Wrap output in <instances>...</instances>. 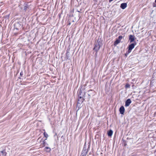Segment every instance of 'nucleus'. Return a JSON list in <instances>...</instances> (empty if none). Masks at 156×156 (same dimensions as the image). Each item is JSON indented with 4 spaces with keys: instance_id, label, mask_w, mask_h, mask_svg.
I'll list each match as a JSON object with an SVG mask.
<instances>
[{
    "instance_id": "f257e3e1",
    "label": "nucleus",
    "mask_w": 156,
    "mask_h": 156,
    "mask_svg": "<svg viewBox=\"0 0 156 156\" xmlns=\"http://www.w3.org/2000/svg\"><path fill=\"white\" fill-rule=\"evenodd\" d=\"M84 90L85 89L83 88L81 86L78 90L77 95H80L85 97L86 92L84 91Z\"/></svg>"
},
{
    "instance_id": "f03ea898",
    "label": "nucleus",
    "mask_w": 156,
    "mask_h": 156,
    "mask_svg": "<svg viewBox=\"0 0 156 156\" xmlns=\"http://www.w3.org/2000/svg\"><path fill=\"white\" fill-rule=\"evenodd\" d=\"M22 27V23L21 22H17L14 24V30H18Z\"/></svg>"
},
{
    "instance_id": "7ed1b4c3",
    "label": "nucleus",
    "mask_w": 156,
    "mask_h": 156,
    "mask_svg": "<svg viewBox=\"0 0 156 156\" xmlns=\"http://www.w3.org/2000/svg\"><path fill=\"white\" fill-rule=\"evenodd\" d=\"M123 37L122 36V35L119 36L118 38L116 39L115 41H114V45L115 46H116L119 43L121 40L122 39Z\"/></svg>"
},
{
    "instance_id": "20e7f679",
    "label": "nucleus",
    "mask_w": 156,
    "mask_h": 156,
    "mask_svg": "<svg viewBox=\"0 0 156 156\" xmlns=\"http://www.w3.org/2000/svg\"><path fill=\"white\" fill-rule=\"evenodd\" d=\"M100 36H99L98 39L97 41V42L96 43L98 45H99L100 47H101L103 45L102 41L101 40V38H99Z\"/></svg>"
},
{
    "instance_id": "39448f33",
    "label": "nucleus",
    "mask_w": 156,
    "mask_h": 156,
    "mask_svg": "<svg viewBox=\"0 0 156 156\" xmlns=\"http://www.w3.org/2000/svg\"><path fill=\"white\" fill-rule=\"evenodd\" d=\"M101 48L98 45L95 43L94 44V47L93 48V50H94L95 52H98Z\"/></svg>"
},
{
    "instance_id": "423d86ee",
    "label": "nucleus",
    "mask_w": 156,
    "mask_h": 156,
    "mask_svg": "<svg viewBox=\"0 0 156 156\" xmlns=\"http://www.w3.org/2000/svg\"><path fill=\"white\" fill-rule=\"evenodd\" d=\"M125 136H126V135H124L123 136V137H122V140H121V141L122 142V145H123V146H124L123 148H124V147H126V145H127L126 141V140H125V138L126 137Z\"/></svg>"
},
{
    "instance_id": "0eeeda50",
    "label": "nucleus",
    "mask_w": 156,
    "mask_h": 156,
    "mask_svg": "<svg viewBox=\"0 0 156 156\" xmlns=\"http://www.w3.org/2000/svg\"><path fill=\"white\" fill-rule=\"evenodd\" d=\"M135 45V44H132L129 46L128 50V52L129 53H130L131 51V50L134 48Z\"/></svg>"
},
{
    "instance_id": "6e6552de",
    "label": "nucleus",
    "mask_w": 156,
    "mask_h": 156,
    "mask_svg": "<svg viewBox=\"0 0 156 156\" xmlns=\"http://www.w3.org/2000/svg\"><path fill=\"white\" fill-rule=\"evenodd\" d=\"M120 113L121 115H123L125 112V108L123 106L120 107L119 109Z\"/></svg>"
},
{
    "instance_id": "1a4fd4ad",
    "label": "nucleus",
    "mask_w": 156,
    "mask_h": 156,
    "mask_svg": "<svg viewBox=\"0 0 156 156\" xmlns=\"http://www.w3.org/2000/svg\"><path fill=\"white\" fill-rule=\"evenodd\" d=\"M86 143L85 142V143L84 144L82 152L85 153L86 154H87V146L86 145Z\"/></svg>"
},
{
    "instance_id": "9d476101",
    "label": "nucleus",
    "mask_w": 156,
    "mask_h": 156,
    "mask_svg": "<svg viewBox=\"0 0 156 156\" xmlns=\"http://www.w3.org/2000/svg\"><path fill=\"white\" fill-rule=\"evenodd\" d=\"M127 7V2L123 3L121 4L120 7L122 9H124Z\"/></svg>"
},
{
    "instance_id": "9b49d317",
    "label": "nucleus",
    "mask_w": 156,
    "mask_h": 156,
    "mask_svg": "<svg viewBox=\"0 0 156 156\" xmlns=\"http://www.w3.org/2000/svg\"><path fill=\"white\" fill-rule=\"evenodd\" d=\"M113 133V131L112 130L110 129L107 132V135L108 136L111 137Z\"/></svg>"
},
{
    "instance_id": "f8f14e48",
    "label": "nucleus",
    "mask_w": 156,
    "mask_h": 156,
    "mask_svg": "<svg viewBox=\"0 0 156 156\" xmlns=\"http://www.w3.org/2000/svg\"><path fill=\"white\" fill-rule=\"evenodd\" d=\"M135 37L132 35H130L129 37V40L130 42H132L134 40Z\"/></svg>"
},
{
    "instance_id": "ddd939ff",
    "label": "nucleus",
    "mask_w": 156,
    "mask_h": 156,
    "mask_svg": "<svg viewBox=\"0 0 156 156\" xmlns=\"http://www.w3.org/2000/svg\"><path fill=\"white\" fill-rule=\"evenodd\" d=\"M82 103H79V102H77V104L76 106V108H78V109L76 110V112H77L82 107V106L81 105V104Z\"/></svg>"
},
{
    "instance_id": "4468645a",
    "label": "nucleus",
    "mask_w": 156,
    "mask_h": 156,
    "mask_svg": "<svg viewBox=\"0 0 156 156\" xmlns=\"http://www.w3.org/2000/svg\"><path fill=\"white\" fill-rule=\"evenodd\" d=\"M85 97H83V98H82L81 99H80L78 100H77V102H79V103H82L85 100Z\"/></svg>"
},
{
    "instance_id": "2eb2a0df",
    "label": "nucleus",
    "mask_w": 156,
    "mask_h": 156,
    "mask_svg": "<svg viewBox=\"0 0 156 156\" xmlns=\"http://www.w3.org/2000/svg\"><path fill=\"white\" fill-rule=\"evenodd\" d=\"M28 7V5H27V4L24 3V6L23 7V10L25 12H26L27 10V9Z\"/></svg>"
},
{
    "instance_id": "dca6fc26",
    "label": "nucleus",
    "mask_w": 156,
    "mask_h": 156,
    "mask_svg": "<svg viewBox=\"0 0 156 156\" xmlns=\"http://www.w3.org/2000/svg\"><path fill=\"white\" fill-rule=\"evenodd\" d=\"M44 150L47 152H49L51 150L50 148L48 147H45Z\"/></svg>"
},
{
    "instance_id": "f3484780",
    "label": "nucleus",
    "mask_w": 156,
    "mask_h": 156,
    "mask_svg": "<svg viewBox=\"0 0 156 156\" xmlns=\"http://www.w3.org/2000/svg\"><path fill=\"white\" fill-rule=\"evenodd\" d=\"M47 139L46 138L43 141V143L41 144L42 147H44L46 145H48V144H47L46 142L45 141L46 140H47Z\"/></svg>"
},
{
    "instance_id": "a211bd4d",
    "label": "nucleus",
    "mask_w": 156,
    "mask_h": 156,
    "mask_svg": "<svg viewBox=\"0 0 156 156\" xmlns=\"http://www.w3.org/2000/svg\"><path fill=\"white\" fill-rule=\"evenodd\" d=\"M1 153H2L4 156H6L7 155V152H5V149H3L2 151H1Z\"/></svg>"
},
{
    "instance_id": "6ab92c4d",
    "label": "nucleus",
    "mask_w": 156,
    "mask_h": 156,
    "mask_svg": "<svg viewBox=\"0 0 156 156\" xmlns=\"http://www.w3.org/2000/svg\"><path fill=\"white\" fill-rule=\"evenodd\" d=\"M69 53L66 52V58L67 59H69Z\"/></svg>"
},
{
    "instance_id": "aec40b11",
    "label": "nucleus",
    "mask_w": 156,
    "mask_h": 156,
    "mask_svg": "<svg viewBox=\"0 0 156 156\" xmlns=\"http://www.w3.org/2000/svg\"><path fill=\"white\" fill-rule=\"evenodd\" d=\"M131 101L130 99H127V106L129 105L131 103Z\"/></svg>"
},
{
    "instance_id": "412c9836",
    "label": "nucleus",
    "mask_w": 156,
    "mask_h": 156,
    "mask_svg": "<svg viewBox=\"0 0 156 156\" xmlns=\"http://www.w3.org/2000/svg\"><path fill=\"white\" fill-rule=\"evenodd\" d=\"M43 134L44 137L45 138H47L48 137V135L45 132H44Z\"/></svg>"
},
{
    "instance_id": "4be33fe9",
    "label": "nucleus",
    "mask_w": 156,
    "mask_h": 156,
    "mask_svg": "<svg viewBox=\"0 0 156 156\" xmlns=\"http://www.w3.org/2000/svg\"><path fill=\"white\" fill-rule=\"evenodd\" d=\"M87 154H86L85 153H81L80 156H86Z\"/></svg>"
},
{
    "instance_id": "5701e85b",
    "label": "nucleus",
    "mask_w": 156,
    "mask_h": 156,
    "mask_svg": "<svg viewBox=\"0 0 156 156\" xmlns=\"http://www.w3.org/2000/svg\"><path fill=\"white\" fill-rule=\"evenodd\" d=\"M78 96L77 97V100H78L80 99H81L82 98H83L84 97L80 96V95H77Z\"/></svg>"
},
{
    "instance_id": "b1692460",
    "label": "nucleus",
    "mask_w": 156,
    "mask_h": 156,
    "mask_svg": "<svg viewBox=\"0 0 156 156\" xmlns=\"http://www.w3.org/2000/svg\"><path fill=\"white\" fill-rule=\"evenodd\" d=\"M9 15H8L5 16L4 17L5 19H9Z\"/></svg>"
},
{
    "instance_id": "393cba45",
    "label": "nucleus",
    "mask_w": 156,
    "mask_h": 156,
    "mask_svg": "<svg viewBox=\"0 0 156 156\" xmlns=\"http://www.w3.org/2000/svg\"><path fill=\"white\" fill-rule=\"evenodd\" d=\"M70 50V48H69V47H68L67 49L66 52L69 53V51Z\"/></svg>"
},
{
    "instance_id": "a878e982",
    "label": "nucleus",
    "mask_w": 156,
    "mask_h": 156,
    "mask_svg": "<svg viewBox=\"0 0 156 156\" xmlns=\"http://www.w3.org/2000/svg\"><path fill=\"white\" fill-rule=\"evenodd\" d=\"M23 75V73L22 71H21V72L20 73V76H22Z\"/></svg>"
},
{
    "instance_id": "bb28decb",
    "label": "nucleus",
    "mask_w": 156,
    "mask_h": 156,
    "mask_svg": "<svg viewBox=\"0 0 156 156\" xmlns=\"http://www.w3.org/2000/svg\"><path fill=\"white\" fill-rule=\"evenodd\" d=\"M125 107H127V100H126L125 101Z\"/></svg>"
},
{
    "instance_id": "cd10ccee",
    "label": "nucleus",
    "mask_w": 156,
    "mask_h": 156,
    "mask_svg": "<svg viewBox=\"0 0 156 156\" xmlns=\"http://www.w3.org/2000/svg\"><path fill=\"white\" fill-rule=\"evenodd\" d=\"M90 144H89L88 145V147L87 149V151H88L89 150V149L90 147Z\"/></svg>"
},
{
    "instance_id": "c85d7f7f",
    "label": "nucleus",
    "mask_w": 156,
    "mask_h": 156,
    "mask_svg": "<svg viewBox=\"0 0 156 156\" xmlns=\"http://www.w3.org/2000/svg\"><path fill=\"white\" fill-rule=\"evenodd\" d=\"M127 83H125V88L126 89H127Z\"/></svg>"
},
{
    "instance_id": "c756f323",
    "label": "nucleus",
    "mask_w": 156,
    "mask_h": 156,
    "mask_svg": "<svg viewBox=\"0 0 156 156\" xmlns=\"http://www.w3.org/2000/svg\"><path fill=\"white\" fill-rule=\"evenodd\" d=\"M87 99H88V101L89 100H90V97L88 96L87 97Z\"/></svg>"
},
{
    "instance_id": "7c9ffc66",
    "label": "nucleus",
    "mask_w": 156,
    "mask_h": 156,
    "mask_svg": "<svg viewBox=\"0 0 156 156\" xmlns=\"http://www.w3.org/2000/svg\"><path fill=\"white\" fill-rule=\"evenodd\" d=\"M97 52H96V53H95V58H96L97 57Z\"/></svg>"
},
{
    "instance_id": "2f4dec72",
    "label": "nucleus",
    "mask_w": 156,
    "mask_h": 156,
    "mask_svg": "<svg viewBox=\"0 0 156 156\" xmlns=\"http://www.w3.org/2000/svg\"><path fill=\"white\" fill-rule=\"evenodd\" d=\"M125 56L126 57H127V51H126V52L125 53Z\"/></svg>"
},
{
    "instance_id": "473e14b6",
    "label": "nucleus",
    "mask_w": 156,
    "mask_h": 156,
    "mask_svg": "<svg viewBox=\"0 0 156 156\" xmlns=\"http://www.w3.org/2000/svg\"><path fill=\"white\" fill-rule=\"evenodd\" d=\"M93 91V90H88V92H89L90 91Z\"/></svg>"
},
{
    "instance_id": "72a5a7b5",
    "label": "nucleus",
    "mask_w": 156,
    "mask_h": 156,
    "mask_svg": "<svg viewBox=\"0 0 156 156\" xmlns=\"http://www.w3.org/2000/svg\"><path fill=\"white\" fill-rule=\"evenodd\" d=\"M88 96H90V95L89 94H88Z\"/></svg>"
},
{
    "instance_id": "f704fd0d",
    "label": "nucleus",
    "mask_w": 156,
    "mask_h": 156,
    "mask_svg": "<svg viewBox=\"0 0 156 156\" xmlns=\"http://www.w3.org/2000/svg\"><path fill=\"white\" fill-rule=\"evenodd\" d=\"M19 79H21V76H20V77H19Z\"/></svg>"
},
{
    "instance_id": "c9c22d12",
    "label": "nucleus",
    "mask_w": 156,
    "mask_h": 156,
    "mask_svg": "<svg viewBox=\"0 0 156 156\" xmlns=\"http://www.w3.org/2000/svg\"><path fill=\"white\" fill-rule=\"evenodd\" d=\"M129 87V85H128V84H127V87Z\"/></svg>"
},
{
    "instance_id": "e433bc0d",
    "label": "nucleus",
    "mask_w": 156,
    "mask_h": 156,
    "mask_svg": "<svg viewBox=\"0 0 156 156\" xmlns=\"http://www.w3.org/2000/svg\"><path fill=\"white\" fill-rule=\"evenodd\" d=\"M71 24V23H69V25H70Z\"/></svg>"
},
{
    "instance_id": "4c0bfd02",
    "label": "nucleus",
    "mask_w": 156,
    "mask_h": 156,
    "mask_svg": "<svg viewBox=\"0 0 156 156\" xmlns=\"http://www.w3.org/2000/svg\"><path fill=\"white\" fill-rule=\"evenodd\" d=\"M62 137H63V136H61V138H62Z\"/></svg>"
},
{
    "instance_id": "58836bf2",
    "label": "nucleus",
    "mask_w": 156,
    "mask_h": 156,
    "mask_svg": "<svg viewBox=\"0 0 156 156\" xmlns=\"http://www.w3.org/2000/svg\"><path fill=\"white\" fill-rule=\"evenodd\" d=\"M55 135H57V134L56 133L55 134Z\"/></svg>"
},
{
    "instance_id": "ea45409f",
    "label": "nucleus",
    "mask_w": 156,
    "mask_h": 156,
    "mask_svg": "<svg viewBox=\"0 0 156 156\" xmlns=\"http://www.w3.org/2000/svg\"><path fill=\"white\" fill-rule=\"evenodd\" d=\"M78 12H80V11H78Z\"/></svg>"
},
{
    "instance_id": "a19ab883",
    "label": "nucleus",
    "mask_w": 156,
    "mask_h": 156,
    "mask_svg": "<svg viewBox=\"0 0 156 156\" xmlns=\"http://www.w3.org/2000/svg\"><path fill=\"white\" fill-rule=\"evenodd\" d=\"M155 2L156 3V0H155Z\"/></svg>"
},
{
    "instance_id": "79ce46f5",
    "label": "nucleus",
    "mask_w": 156,
    "mask_h": 156,
    "mask_svg": "<svg viewBox=\"0 0 156 156\" xmlns=\"http://www.w3.org/2000/svg\"><path fill=\"white\" fill-rule=\"evenodd\" d=\"M92 156H94V155H93Z\"/></svg>"
}]
</instances>
